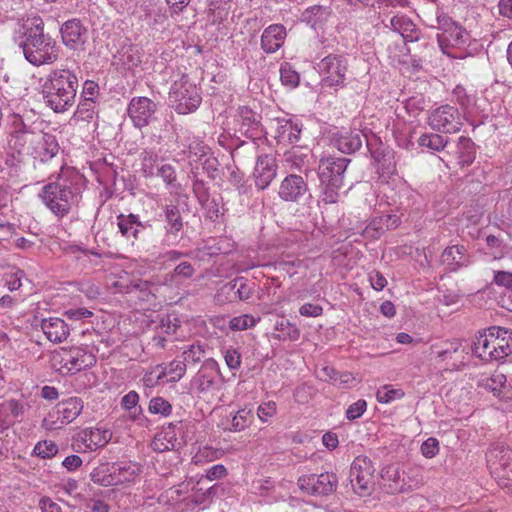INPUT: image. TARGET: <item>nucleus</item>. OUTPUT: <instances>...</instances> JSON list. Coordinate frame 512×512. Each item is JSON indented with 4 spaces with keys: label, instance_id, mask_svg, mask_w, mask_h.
<instances>
[{
    "label": "nucleus",
    "instance_id": "39448f33",
    "mask_svg": "<svg viewBox=\"0 0 512 512\" xmlns=\"http://www.w3.org/2000/svg\"><path fill=\"white\" fill-rule=\"evenodd\" d=\"M472 351L485 362L501 361L512 353V330L491 326L478 332Z\"/></svg>",
    "mask_w": 512,
    "mask_h": 512
},
{
    "label": "nucleus",
    "instance_id": "4468645a",
    "mask_svg": "<svg viewBox=\"0 0 512 512\" xmlns=\"http://www.w3.org/2000/svg\"><path fill=\"white\" fill-rule=\"evenodd\" d=\"M299 488L315 496H326L333 493L338 485V478L334 473H321L304 475L298 479Z\"/></svg>",
    "mask_w": 512,
    "mask_h": 512
},
{
    "label": "nucleus",
    "instance_id": "680f3d73",
    "mask_svg": "<svg viewBox=\"0 0 512 512\" xmlns=\"http://www.w3.org/2000/svg\"><path fill=\"white\" fill-rule=\"evenodd\" d=\"M96 114V102L95 100L89 99H81L76 112L75 116L82 120V121H91Z\"/></svg>",
    "mask_w": 512,
    "mask_h": 512
},
{
    "label": "nucleus",
    "instance_id": "dca6fc26",
    "mask_svg": "<svg viewBox=\"0 0 512 512\" xmlns=\"http://www.w3.org/2000/svg\"><path fill=\"white\" fill-rule=\"evenodd\" d=\"M236 121L238 131L253 141L260 139L263 135V127L260 123V115L247 106L238 108Z\"/></svg>",
    "mask_w": 512,
    "mask_h": 512
},
{
    "label": "nucleus",
    "instance_id": "58836bf2",
    "mask_svg": "<svg viewBox=\"0 0 512 512\" xmlns=\"http://www.w3.org/2000/svg\"><path fill=\"white\" fill-rule=\"evenodd\" d=\"M452 98L460 106L464 115H472L474 113L476 106L475 95L469 94L463 86L457 85L453 89Z\"/></svg>",
    "mask_w": 512,
    "mask_h": 512
},
{
    "label": "nucleus",
    "instance_id": "f704fd0d",
    "mask_svg": "<svg viewBox=\"0 0 512 512\" xmlns=\"http://www.w3.org/2000/svg\"><path fill=\"white\" fill-rule=\"evenodd\" d=\"M330 16L331 9L329 6L313 5L302 12L300 19L312 28H316L323 25Z\"/></svg>",
    "mask_w": 512,
    "mask_h": 512
},
{
    "label": "nucleus",
    "instance_id": "338daca9",
    "mask_svg": "<svg viewBox=\"0 0 512 512\" xmlns=\"http://www.w3.org/2000/svg\"><path fill=\"white\" fill-rule=\"evenodd\" d=\"M277 413V404L269 400L259 404L257 408V417L262 423L269 422Z\"/></svg>",
    "mask_w": 512,
    "mask_h": 512
},
{
    "label": "nucleus",
    "instance_id": "3c124183",
    "mask_svg": "<svg viewBox=\"0 0 512 512\" xmlns=\"http://www.w3.org/2000/svg\"><path fill=\"white\" fill-rule=\"evenodd\" d=\"M275 330L278 334L275 336L278 340L297 341L300 337V330L296 325L288 320H280L275 324Z\"/></svg>",
    "mask_w": 512,
    "mask_h": 512
},
{
    "label": "nucleus",
    "instance_id": "0e129e2a",
    "mask_svg": "<svg viewBox=\"0 0 512 512\" xmlns=\"http://www.w3.org/2000/svg\"><path fill=\"white\" fill-rule=\"evenodd\" d=\"M148 411L151 414L168 417L172 413V405L163 397H153L149 401Z\"/></svg>",
    "mask_w": 512,
    "mask_h": 512
},
{
    "label": "nucleus",
    "instance_id": "f03ea898",
    "mask_svg": "<svg viewBox=\"0 0 512 512\" xmlns=\"http://www.w3.org/2000/svg\"><path fill=\"white\" fill-rule=\"evenodd\" d=\"M14 41L25 60L35 67L54 64L59 58L60 47L50 34L45 33L40 17L26 19L15 31Z\"/></svg>",
    "mask_w": 512,
    "mask_h": 512
},
{
    "label": "nucleus",
    "instance_id": "49530a36",
    "mask_svg": "<svg viewBox=\"0 0 512 512\" xmlns=\"http://www.w3.org/2000/svg\"><path fill=\"white\" fill-rule=\"evenodd\" d=\"M461 347V342L458 340L449 342L446 348L435 352L437 362L455 359L462 363L464 349H461Z\"/></svg>",
    "mask_w": 512,
    "mask_h": 512
},
{
    "label": "nucleus",
    "instance_id": "c85d7f7f",
    "mask_svg": "<svg viewBox=\"0 0 512 512\" xmlns=\"http://www.w3.org/2000/svg\"><path fill=\"white\" fill-rule=\"evenodd\" d=\"M364 139L367 141V146H369L367 135L363 131H345L335 138L334 145L340 152L351 154L361 148Z\"/></svg>",
    "mask_w": 512,
    "mask_h": 512
},
{
    "label": "nucleus",
    "instance_id": "a18cd8bd",
    "mask_svg": "<svg viewBox=\"0 0 512 512\" xmlns=\"http://www.w3.org/2000/svg\"><path fill=\"white\" fill-rule=\"evenodd\" d=\"M162 375L164 376L165 382H177L179 381L184 374L186 373V364L182 360L175 359L171 361L168 365L162 367L159 366Z\"/></svg>",
    "mask_w": 512,
    "mask_h": 512
},
{
    "label": "nucleus",
    "instance_id": "c03bdc74",
    "mask_svg": "<svg viewBox=\"0 0 512 512\" xmlns=\"http://www.w3.org/2000/svg\"><path fill=\"white\" fill-rule=\"evenodd\" d=\"M232 0H211L209 14L214 24L225 21L231 10Z\"/></svg>",
    "mask_w": 512,
    "mask_h": 512
},
{
    "label": "nucleus",
    "instance_id": "cd10ccee",
    "mask_svg": "<svg viewBox=\"0 0 512 512\" xmlns=\"http://www.w3.org/2000/svg\"><path fill=\"white\" fill-rule=\"evenodd\" d=\"M286 35V28L282 24L268 26L261 36L262 49L266 53L276 52L284 44Z\"/></svg>",
    "mask_w": 512,
    "mask_h": 512
},
{
    "label": "nucleus",
    "instance_id": "a19ab883",
    "mask_svg": "<svg viewBox=\"0 0 512 512\" xmlns=\"http://www.w3.org/2000/svg\"><path fill=\"white\" fill-rule=\"evenodd\" d=\"M310 153L300 149L286 151L283 155L285 166L291 170L301 171L309 164Z\"/></svg>",
    "mask_w": 512,
    "mask_h": 512
},
{
    "label": "nucleus",
    "instance_id": "f257e3e1",
    "mask_svg": "<svg viewBox=\"0 0 512 512\" xmlns=\"http://www.w3.org/2000/svg\"><path fill=\"white\" fill-rule=\"evenodd\" d=\"M84 188V176L62 164L56 179L42 187L39 198L53 215L64 218L79 204Z\"/></svg>",
    "mask_w": 512,
    "mask_h": 512
},
{
    "label": "nucleus",
    "instance_id": "6e6552de",
    "mask_svg": "<svg viewBox=\"0 0 512 512\" xmlns=\"http://www.w3.org/2000/svg\"><path fill=\"white\" fill-rule=\"evenodd\" d=\"M487 465L498 485L512 495V450L496 444L486 453Z\"/></svg>",
    "mask_w": 512,
    "mask_h": 512
},
{
    "label": "nucleus",
    "instance_id": "7c9ffc66",
    "mask_svg": "<svg viewBox=\"0 0 512 512\" xmlns=\"http://www.w3.org/2000/svg\"><path fill=\"white\" fill-rule=\"evenodd\" d=\"M117 226L119 232L127 240H137L139 234L146 228V224L142 223L138 215L135 214H120L117 216Z\"/></svg>",
    "mask_w": 512,
    "mask_h": 512
},
{
    "label": "nucleus",
    "instance_id": "bf43d9fd",
    "mask_svg": "<svg viewBox=\"0 0 512 512\" xmlns=\"http://www.w3.org/2000/svg\"><path fill=\"white\" fill-rule=\"evenodd\" d=\"M36 135L37 133L9 134L8 145L15 152L21 153L28 142L33 143Z\"/></svg>",
    "mask_w": 512,
    "mask_h": 512
},
{
    "label": "nucleus",
    "instance_id": "4be33fe9",
    "mask_svg": "<svg viewBox=\"0 0 512 512\" xmlns=\"http://www.w3.org/2000/svg\"><path fill=\"white\" fill-rule=\"evenodd\" d=\"M32 144L30 154L42 163L53 159L59 151L58 142L51 134L38 133Z\"/></svg>",
    "mask_w": 512,
    "mask_h": 512
},
{
    "label": "nucleus",
    "instance_id": "9d476101",
    "mask_svg": "<svg viewBox=\"0 0 512 512\" xmlns=\"http://www.w3.org/2000/svg\"><path fill=\"white\" fill-rule=\"evenodd\" d=\"M348 59L344 54H329L317 64L321 83L325 87L338 89L345 86Z\"/></svg>",
    "mask_w": 512,
    "mask_h": 512
},
{
    "label": "nucleus",
    "instance_id": "412c9836",
    "mask_svg": "<svg viewBox=\"0 0 512 512\" xmlns=\"http://www.w3.org/2000/svg\"><path fill=\"white\" fill-rule=\"evenodd\" d=\"M274 138L278 143L295 144L300 140L302 124L295 118H276Z\"/></svg>",
    "mask_w": 512,
    "mask_h": 512
},
{
    "label": "nucleus",
    "instance_id": "ddd939ff",
    "mask_svg": "<svg viewBox=\"0 0 512 512\" xmlns=\"http://www.w3.org/2000/svg\"><path fill=\"white\" fill-rule=\"evenodd\" d=\"M107 282L110 288L115 289V292H138L139 298L146 301H149L150 297H154V293L157 290V286L148 281H132L130 275L126 271H120L119 274H110Z\"/></svg>",
    "mask_w": 512,
    "mask_h": 512
},
{
    "label": "nucleus",
    "instance_id": "bb28decb",
    "mask_svg": "<svg viewBox=\"0 0 512 512\" xmlns=\"http://www.w3.org/2000/svg\"><path fill=\"white\" fill-rule=\"evenodd\" d=\"M115 480L118 485H129L139 480L143 466L134 461H118L114 463Z\"/></svg>",
    "mask_w": 512,
    "mask_h": 512
},
{
    "label": "nucleus",
    "instance_id": "79ce46f5",
    "mask_svg": "<svg viewBox=\"0 0 512 512\" xmlns=\"http://www.w3.org/2000/svg\"><path fill=\"white\" fill-rule=\"evenodd\" d=\"M164 214L167 233L176 235L183 227L182 217L178 206L172 204L166 205L164 207Z\"/></svg>",
    "mask_w": 512,
    "mask_h": 512
},
{
    "label": "nucleus",
    "instance_id": "de8ad7c7",
    "mask_svg": "<svg viewBox=\"0 0 512 512\" xmlns=\"http://www.w3.org/2000/svg\"><path fill=\"white\" fill-rule=\"evenodd\" d=\"M224 455V450L220 448H214L211 446H202L198 449L192 458V461L196 465H203L215 460L220 459Z\"/></svg>",
    "mask_w": 512,
    "mask_h": 512
},
{
    "label": "nucleus",
    "instance_id": "aec40b11",
    "mask_svg": "<svg viewBox=\"0 0 512 512\" xmlns=\"http://www.w3.org/2000/svg\"><path fill=\"white\" fill-rule=\"evenodd\" d=\"M400 223V218L394 214L376 216L370 220L365 228L358 230L364 238L369 240L379 239L387 230L395 229Z\"/></svg>",
    "mask_w": 512,
    "mask_h": 512
},
{
    "label": "nucleus",
    "instance_id": "393cba45",
    "mask_svg": "<svg viewBox=\"0 0 512 512\" xmlns=\"http://www.w3.org/2000/svg\"><path fill=\"white\" fill-rule=\"evenodd\" d=\"M277 166L275 160L269 155H260L257 157L253 176L257 188L266 189L276 176Z\"/></svg>",
    "mask_w": 512,
    "mask_h": 512
},
{
    "label": "nucleus",
    "instance_id": "c9c22d12",
    "mask_svg": "<svg viewBox=\"0 0 512 512\" xmlns=\"http://www.w3.org/2000/svg\"><path fill=\"white\" fill-rule=\"evenodd\" d=\"M485 386L501 400L512 399V386L507 383V378L502 373L493 374L487 379Z\"/></svg>",
    "mask_w": 512,
    "mask_h": 512
},
{
    "label": "nucleus",
    "instance_id": "9b49d317",
    "mask_svg": "<svg viewBox=\"0 0 512 512\" xmlns=\"http://www.w3.org/2000/svg\"><path fill=\"white\" fill-rule=\"evenodd\" d=\"M374 466L372 461L363 455L357 456L351 466L349 472V479L353 491L359 496L369 495L374 478Z\"/></svg>",
    "mask_w": 512,
    "mask_h": 512
},
{
    "label": "nucleus",
    "instance_id": "8fccbe9b",
    "mask_svg": "<svg viewBox=\"0 0 512 512\" xmlns=\"http://www.w3.org/2000/svg\"><path fill=\"white\" fill-rule=\"evenodd\" d=\"M409 52L410 50L406 47V42L389 45L387 53L390 64L399 68L402 63H406L405 61L409 60Z\"/></svg>",
    "mask_w": 512,
    "mask_h": 512
},
{
    "label": "nucleus",
    "instance_id": "5fc2aeb1",
    "mask_svg": "<svg viewBox=\"0 0 512 512\" xmlns=\"http://www.w3.org/2000/svg\"><path fill=\"white\" fill-rule=\"evenodd\" d=\"M195 273V269L191 263L183 261L179 263L170 274L166 275L165 284H173L180 279H189Z\"/></svg>",
    "mask_w": 512,
    "mask_h": 512
},
{
    "label": "nucleus",
    "instance_id": "7ed1b4c3",
    "mask_svg": "<svg viewBox=\"0 0 512 512\" xmlns=\"http://www.w3.org/2000/svg\"><path fill=\"white\" fill-rule=\"evenodd\" d=\"M78 89L76 74L66 68L52 70L41 85V94L47 107L56 113L69 110L75 103Z\"/></svg>",
    "mask_w": 512,
    "mask_h": 512
},
{
    "label": "nucleus",
    "instance_id": "b1692460",
    "mask_svg": "<svg viewBox=\"0 0 512 512\" xmlns=\"http://www.w3.org/2000/svg\"><path fill=\"white\" fill-rule=\"evenodd\" d=\"M83 400L79 397H69L58 403L50 416L56 418L55 423L60 425L74 421L83 410Z\"/></svg>",
    "mask_w": 512,
    "mask_h": 512
},
{
    "label": "nucleus",
    "instance_id": "2f4dec72",
    "mask_svg": "<svg viewBox=\"0 0 512 512\" xmlns=\"http://www.w3.org/2000/svg\"><path fill=\"white\" fill-rule=\"evenodd\" d=\"M178 424L170 423L163 427L153 438L151 447L156 452H165L172 450L177 445Z\"/></svg>",
    "mask_w": 512,
    "mask_h": 512
},
{
    "label": "nucleus",
    "instance_id": "0eeeda50",
    "mask_svg": "<svg viewBox=\"0 0 512 512\" xmlns=\"http://www.w3.org/2000/svg\"><path fill=\"white\" fill-rule=\"evenodd\" d=\"M169 102L178 114L195 112L202 102L200 88L187 74L176 78L169 91Z\"/></svg>",
    "mask_w": 512,
    "mask_h": 512
},
{
    "label": "nucleus",
    "instance_id": "774afa93",
    "mask_svg": "<svg viewBox=\"0 0 512 512\" xmlns=\"http://www.w3.org/2000/svg\"><path fill=\"white\" fill-rule=\"evenodd\" d=\"M57 452H58V447L52 441L38 442L33 449V453L36 456L41 457L43 459L51 458L54 455H56Z\"/></svg>",
    "mask_w": 512,
    "mask_h": 512
},
{
    "label": "nucleus",
    "instance_id": "052dcab7",
    "mask_svg": "<svg viewBox=\"0 0 512 512\" xmlns=\"http://www.w3.org/2000/svg\"><path fill=\"white\" fill-rule=\"evenodd\" d=\"M404 396L402 389L394 388L392 385H384L378 389L376 399L379 403L388 404L401 399Z\"/></svg>",
    "mask_w": 512,
    "mask_h": 512
},
{
    "label": "nucleus",
    "instance_id": "f8f14e48",
    "mask_svg": "<svg viewBox=\"0 0 512 512\" xmlns=\"http://www.w3.org/2000/svg\"><path fill=\"white\" fill-rule=\"evenodd\" d=\"M428 124L435 131L452 134L461 130L463 117L456 107L444 104L430 111Z\"/></svg>",
    "mask_w": 512,
    "mask_h": 512
},
{
    "label": "nucleus",
    "instance_id": "a878e982",
    "mask_svg": "<svg viewBox=\"0 0 512 512\" xmlns=\"http://www.w3.org/2000/svg\"><path fill=\"white\" fill-rule=\"evenodd\" d=\"M384 26L400 34L404 42H415L419 40L420 31L405 14L393 15L389 19V23L384 22Z\"/></svg>",
    "mask_w": 512,
    "mask_h": 512
},
{
    "label": "nucleus",
    "instance_id": "13d9d810",
    "mask_svg": "<svg viewBox=\"0 0 512 512\" xmlns=\"http://www.w3.org/2000/svg\"><path fill=\"white\" fill-rule=\"evenodd\" d=\"M418 143L421 147H426L432 151H440L445 148L448 141L436 133H427L420 136Z\"/></svg>",
    "mask_w": 512,
    "mask_h": 512
},
{
    "label": "nucleus",
    "instance_id": "c756f323",
    "mask_svg": "<svg viewBox=\"0 0 512 512\" xmlns=\"http://www.w3.org/2000/svg\"><path fill=\"white\" fill-rule=\"evenodd\" d=\"M41 329L47 339L53 343L64 342L70 334L69 326L64 320L57 317L43 319Z\"/></svg>",
    "mask_w": 512,
    "mask_h": 512
},
{
    "label": "nucleus",
    "instance_id": "4c0bfd02",
    "mask_svg": "<svg viewBox=\"0 0 512 512\" xmlns=\"http://www.w3.org/2000/svg\"><path fill=\"white\" fill-rule=\"evenodd\" d=\"M458 164L461 167L469 166L475 160V144L470 138L461 136L456 146Z\"/></svg>",
    "mask_w": 512,
    "mask_h": 512
},
{
    "label": "nucleus",
    "instance_id": "473e14b6",
    "mask_svg": "<svg viewBox=\"0 0 512 512\" xmlns=\"http://www.w3.org/2000/svg\"><path fill=\"white\" fill-rule=\"evenodd\" d=\"M441 260L452 271L467 266L470 262L465 247L461 245L447 247L441 255Z\"/></svg>",
    "mask_w": 512,
    "mask_h": 512
},
{
    "label": "nucleus",
    "instance_id": "423d86ee",
    "mask_svg": "<svg viewBox=\"0 0 512 512\" xmlns=\"http://www.w3.org/2000/svg\"><path fill=\"white\" fill-rule=\"evenodd\" d=\"M350 160L329 157L321 159L318 166L321 199L327 204H334L339 199V191L343 187L344 173Z\"/></svg>",
    "mask_w": 512,
    "mask_h": 512
},
{
    "label": "nucleus",
    "instance_id": "5701e85b",
    "mask_svg": "<svg viewBox=\"0 0 512 512\" xmlns=\"http://www.w3.org/2000/svg\"><path fill=\"white\" fill-rule=\"evenodd\" d=\"M218 372L213 364L202 366L191 380V389L200 393L208 394L217 389L219 385Z\"/></svg>",
    "mask_w": 512,
    "mask_h": 512
},
{
    "label": "nucleus",
    "instance_id": "e433bc0d",
    "mask_svg": "<svg viewBox=\"0 0 512 512\" xmlns=\"http://www.w3.org/2000/svg\"><path fill=\"white\" fill-rule=\"evenodd\" d=\"M90 479L93 483L103 487L117 486L114 463L99 464L91 471Z\"/></svg>",
    "mask_w": 512,
    "mask_h": 512
},
{
    "label": "nucleus",
    "instance_id": "37998d69",
    "mask_svg": "<svg viewBox=\"0 0 512 512\" xmlns=\"http://www.w3.org/2000/svg\"><path fill=\"white\" fill-rule=\"evenodd\" d=\"M141 170L145 178H151L156 175L158 165V154L152 149H144L140 154Z\"/></svg>",
    "mask_w": 512,
    "mask_h": 512
},
{
    "label": "nucleus",
    "instance_id": "09e8293b",
    "mask_svg": "<svg viewBox=\"0 0 512 512\" xmlns=\"http://www.w3.org/2000/svg\"><path fill=\"white\" fill-rule=\"evenodd\" d=\"M253 419L254 416L251 409L241 408L232 416L229 430L232 432H241L251 425Z\"/></svg>",
    "mask_w": 512,
    "mask_h": 512
},
{
    "label": "nucleus",
    "instance_id": "1a4fd4ad",
    "mask_svg": "<svg viewBox=\"0 0 512 512\" xmlns=\"http://www.w3.org/2000/svg\"><path fill=\"white\" fill-rule=\"evenodd\" d=\"M95 363V356L81 347L62 348L54 352L51 358L52 368L63 375L78 373L93 366Z\"/></svg>",
    "mask_w": 512,
    "mask_h": 512
},
{
    "label": "nucleus",
    "instance_id": "72a5a7b5",
    "mask_svg": "<svg viewBox=\"0 0 512 512\" xmlns=\"http://www.w3.org/2000/svg\"><path fill=\"white\" fill-rule=\"evenodd\" d=\"M141 58L140 49L132 44L122 45L115 55L118 64L122 65L123 68L127 70L137 68L142 62Z\"/></svg>",
    "mask_w": 512,
    "mask_h": 512
},
{
    "label": "nucleus",
    "instance_id": "e2e57ef3",
    "mask_svg": "<svg viewBox=\"0 0 512 512\" xmlns=\"http://www.w3.org/2000/svg\"><path fill=\"white\" fill-rule=\"evenodd\" d=\"M275 270L283 271L290 277L298 273V269L302 267V261L299 259L279 258L272 263Z\"/></svg>",
    "mask_w": 512,
    "mask_h": 512
},
{
    "label": "nucleus",
    "instance_id": "4d7b16f0",
    "mask_svg": "<svg viewBox=\"0 0 512 512\" xmlns=\"http://www.w3.org/2000/svg\"><path fill=\"white\" fill-rule=\"evenodd\" d=\"M279 72L281 83L284 86L289 88H296L299 85L300 75L290 63H282Z\"/></svg>",
    "mask_w": 512,
    "mask_h": 512
},
{
    "label": "nucleus",
    "instance_id": "f3484780",
    "mask_svg": "<svg viewBox=\"0 0 512 512\" xmlns=\"http://www.w3.org/2000/svg\"><path fill=\"white\" fill-rule=\"evenodd\" d=\"M111 432L107 429L98 427H89L80 431L76 442L78 450L82 452H92L104 447L111 440Z\"/></svg>",
    "mask_w": 512,
    "mask_h": 512
},
{
    "label": "nucleus",
    "instance_id": "20e7f679",
    "mask_svg": "<svg viewBox=\"0 0 512 512\" xmlns=\"http://www.w3.org/2000/svg\"><path fill=\"white\" fill-rule=\"evenodd\" d=\"M436 20L440 30L437 41L443 54L454 59L471 56L473 39L470 33L442 12H437Z\"/></svg>",
    "mask_w": 512,
    "mask_h": 512
},
{
    "label": "nucleus",
    "instance_id": "ea45409f",
    "mask_svg": "<svg viewBox=\"0 0 512 512\" xmlns=\"http://www.w3.org/2000/svg\"><path fill=\"white\" fill-rule=\"evenodd\" d=\"M379 155L380 154L378 152H374L372 154V156L378 162V172L380 174V178L383 181H388V179L396 175V161L394 159L393 153L390 151L383 153L381 158Z\"/></svg>",
    "mask_w": 512,
    "mask_h": 512
},
{
    "label": "nucleus",
    "instance_id": "603ef678",
    "mask_svg": "<svg viewBox=\"0 0 512 512\" xmlns=\"http://www.w3.org/2000/svg\"><path fill=\"white\" fill-rule=\"evenodd\" d=\"M225 288L234 291L239 300H248L253 294V286L244 278H236L230 281Z\"/></svg>",
    "mask_w": 512,
    "mask_h": 512
},
{
    "label": "nucleus",
    "instance_id": "6ab92c4d",
    "mask_svg": "<svg viewBox=\"0 0 512 512\" xmlns=\"http://www.w3.org/2000/svg\"><path fill=\"white\" fill-rule=\"evenodd\" d=\"M63 44L69 49H78L88 38V30L78 19L65 21L60 27Z\"/></svg>",
    "mask_w": 512,
    "mask_h": 512
},
{
    "label": "nucleus",
    "instance_id": "a211bd4d",
    "mask_svg": "<svg viewBox=\"0 0 512 512\" xmlns=\"http://www.w3.org/2000/svg\"><path fill=\"white\" fill-rule=\"evenodd\" d=\"M308 191V184L302 176L290 174L281 181L278 196L285 202L298 203Z\"/></svg>",
    "mask_w": 512,
    "mask_h": 512
},
{
    "label": "nucleus",
    "instance_id": "864d4df0",
    "mask_svg": "<svg viewBox=\"0 0 512 512\" xmlns=\"http://www.w3.org/2000/svg\"><path fill=\"white\" fill-rule=\"evenodd\" d=\"M260 321V316H254L252 314H242L230 319L229 328L232 331H244L255 327Z\"/></svg>",
    "mask_w": 512,
    "mask_h": 512
},
{
    "label": "nucleus",
    "instance_id": "2eb2a0df",
    "mask_svg": "<svg viewBox=\"0 0 512 512\" xmlns=\"http://www.w3.org/2000/svg\"><path fill=\"white\" fill-rule=\"evenodd\" d=\"M128 116L137 128L147 126L154 117L156 104L148 97H133L127 108Z\"/></svg>",
    "mask_w": 512,
    "mask_h": 512
},
{
    "label": "nucleus",
    "instance_id": "6e6d98bb",
    "mask_svg": "<svg viewBox=\"0 0 512 512\" xmlns=\"http://www.w3.org/2000/svg\"><path fill=\"white\" fill-rule=\"evenodd\" d=\"M139 394L136 391H130L121 399L123 409L131 411L130 417L133 421H137L142 414V408L138 405Z\"/></svg>",
    "mask_w": 512,
    "mask_h": 512
},
{
    "label": "nucleus",
    "instance_id": "69168bd1",
    "mask_svg": "<svg viewBox=\"0 0 512 512\" xmlns=\"http://www.w3.org/2000/svg\"><path fill=\"white\" fill-rule=\"evenodd\" d=\"M155 176L160 177L169 189L177 188L179 186L176 184L175 168L170 164H161L159 168H157Z\"/></svg>",
    "mask_w": 512,
    "mask_h": 512
}]
</instances>
